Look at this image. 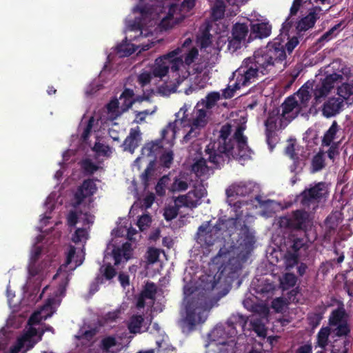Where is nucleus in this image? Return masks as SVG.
Here are the masks:
<instances>
[{
	"label": "nucleus",
	"instance_id": "56",
	"mask_svg": "<svg viewBox=\"0 0 353 353\" xmlns=\"http://www.w3.org/2000/svg\"><path fill=\"white\" fill-rule=\"evenodd\" d=\"M199 55V51L196 48H192L189 52L185 55L183 63H185L186 65H190Z\"/></svg>",
	"mask_w": 353,
	"mask_h": 353
},
{
	"label": "nucleus",
	"instance_id": "55",
	"mask_svg": "<svg viewBox=\"0 0 353 353\" xmlns=\"http://www.w3.org/2000/svg\"><path fill=\"white\" fill-rule=\"evenodd\" d=\"M179 214V208L175 206L169 207L165 209L163 216L167 221H172L175 219Z\"/></svg>",
	"mask_w": 353,
	"mask_h": 353
},
{
	"label": "nucleus",
	"instance_id": "18",
	"mask_svg": "<svg viewBox=\"0 0 353 353\" xmlns=\"http://www.w3.org/2000/svg\"><path fill=\"white\" fill-rule=\"evenodd\" d=\"M314 82L310 81L305 83L294 94L299 101V105L303 108L307 107L311 99V92L313 90Z\"/></svg>",
	"mask_w": 353,
	"mask_h": 353
},
{
	"label": "nucleus",
	"instance_id": "11",
	"mask_svg": "<svg viewBox=\"0 0 353 353\" xmlns=\"http://www.w3.org/2000/svg\"><path fill=\"white\" fill-rule=\"evenodd\" d=\"M248 32L249 29L246 23H236L234 24L231 31V36H230L228 39V49L232 52L240 49Z\"/></svg>",
	"mask_w": 353,
	"mask_h": 353
},
{
	"label": "nucleus",
	"instance_id": "57",
	"mask_svg": "<svg viewBox=\"0 0 353 353\" xmlns=\"http://www.w3.org/2000/svg\"><path fill=\"white\" fill-rule=\"evenodd\" d=\"M304 245L305 243L303 239L294 238L287 250H292V252L299 253Z\"/></svg>",
	"mask_w": 353,
	"mask_h": 353
},
{
	"label": "nucleus",
	"instance_id": "7",
	"mask_svg": "<svg viewBox=\"0 0 353 353\" xmlns=\"http://www.w3.org/2000/svg\"><path fill=\"white\" fill-rule=\"evenodd\" d=\"M282 113L280 119L281 128H285L290 122L294 119L302 111L299 101L294 95L287 97L281 104Z\"/></svg>",
	"mask_w": 353,
	"mask_h": 353
},
{
	"label": "nucleus",
	"instance_id": "28",
	"mask_svg": "<svg viewBox=\"0 0 353 353\" xmlns=\"http://www.w3.org/2000/svg\"><path fill=\"white\" fill-rule=\"evenodd\" d=\"M228 334H230V332L226 333L223 327L218 326L212 330L209 334V337L211 341L216 342L217 344L225 345L227 343Z\"/></svg>",
	"mask_w": 353,
	"mask_h": 353
},
{
	"label": "nucleus",
	"instance_id": "24",
	"mask_svg": "<svg viewBox=\"0 0 353 353\" xmlns=\"http://www.w3.org/2000/svg\"><path fill=\"white\" fill-rule=\"evenodd\" d=\"M271 31L272 26L268 23H254L251 26L250 37L254 35V38H266L270 35Z\"/></svg>",
	"mask_w": 353,
	"mask_h": 353
},
{
	"label": "nucleus",
	"instance_id": "47",
	"mask_svg": "<svg viewBox=\"0 0 353 353\" xmlns=\"http://www.w3.org/2000/svg\"><path fill=\"white\" fill-rule=\"evenodd\" d=\"M188 188V184L185 181L175 178L169 190L172 192L185 191Z\"/></svg>",
	"mask_w": 353,
	"mask_h": 353
},
{
	"label": "nucleus",
	"instance_id": "29",
	"mask_svg": "<svg viewBox=\"0 0 353 353\" xmlns=\"http://www.w3.org/2000/svg\"><path fill=\"white\" fill-rule=\"evenodd\" d=\"M145 319L141 314H133L128 323V329L131 334L141 333V328L144 325Z\"/></svg>",
	"mask_w": 353,
	"mask_h": 353
},
{
	"label": "nucleus",
	"instance_id": "41",
	"mask_svg": "<svg viewBox=\"0 0 353 353\" xmlns=\"http://www.w3.org/2000/svg\"><path fill=\"white\" fill-rule=\"evenodd\" d=\"M284 32H285L286 35L288 36V41L285 43L284 39L281 37L282 40L283 41L284 44V49L285 50V53H288L290 54L294 49L297 46V45L299 43V38L298 37H292L291 38L289 37L288 32H285L283 30ZM280 38V37H279Z\"/></svg>",
	"mask_w": 353,
	"mask_h": 353
},
{
	"label": "nucleus",
	"instance_id": "60",
	"mask_svg": "<svg viewBox=\"0 0 353 353\" xmlns=\"http://www.w3.org/2000/svg\"><path fill=\"white\" fill-rule=\"evenodd\" d=\"M244 130L245 128L242 125H239L236 128L234 135L231 137V138L234 141V144L241 141L248 140L247 137L243 134Z\"/></svg>",
	"mask_w": 353,
	"mask_h": 353
},
{
	"label": "nucleus",
	"instance_id": "37",
	"mask_svg": "<svg viewBox=\"0 0 353 353\" xmlns=\"http://www.w3.org/2000/svg\"><path fill=\"white\" fill-rule=\"evenodd\" d=\"M330 334V329L328 327H321L317 334V345L322 349L328 344L329 336Z\"/></svg>",
	"mask_w": 353,
	"mask_h": 353
},
{
	"label": "nucleus",
	"instance_id": "54",
	"mask_svg": "<svg viewBox=\"0 0 353 353\" xmlns=\"http://www.w3.org/2000/svg\"><path fill=\"white\" fill-rule=\"evenodd\" d=\"M340 216L341 214L339 213L338 212L332 213L326 218L325 221V224L328 225L330 228H334L338 225L339 221L341 220Z\"/></svg>",
	"mask_w": 353,
	"mask_h": 353
},
{
	"label": "nucleus",
	"instance_id": "4",
	"mask_svg": "<svg viewBox=\"0 0 353 353\" xmlns=\"http://www.w3.org/2000/svg\"><path fill=\"white\" fill-rule=\"evenodd\" d=\"M208 303L205 297H191L185 306V316L181 321L183 332L190 333L198 324L207 319Z\"/></svg>",
	"mask_w": 353,
	"mask_h": 353
},
{
	"label": "nucleus",
	"instance_id": "22",
	"mask_svg": "<svg viewBox=\"0 0 353 353\" xmlns=\"http://www.w3.org/2000/svg\"><path fill=\"white\" fill-rule=\"evenodd\" d=\"M119 101L121 104L120 113L127 112L137 102L133 90L125 88L121 94Z\"/></svg>",
	"mask_w": 353,
	"mask_h": 353
},
{
	"label": "nucleus",
	"instance_id": "58",
	"mask_svg": "<svg viewBox=\"0 0 353 353\" xmlns=\"http://www.w3.org/2000/svg\"><path fill=\"white\" fill-rule=\"evenodd\" d=\"M120 105L121 104L119 99L114 98L107 104V109L109 112L118 113V114H121L122 113H120Z\"/></svg>",
	"mask_w": 353,
	"mask_h": 353
},
{
	"label": "nucleus",
	"instance_id": "45",
	"mask_svg": "<svg viewBox=\"0 0 353 353\" xmlns=\"http://www.w3.org/2000/svg\"><path fill=\"white\" fill-rule=\"evenodd\" d=\"M157 294V287L154 283H147L144 290L141 292V296L148 299H154Z\"/></svg>",
	"mask_w": 353,
	"mask_h": 353
},
{
	"label": "nucleus",
	"instance_id": "46",
	"mask_svg": "<svg viewBox=\"0 0 353 353\" xmlns=\"http://www.w3.org/2000/svg\"><path fill=\"white\" fill-rule=\"evenodd\" d=\"M219 99L220 94L219 92H210L206 96L205 100L203 101V103L207 109H210L215 105L216 103L219 100Z\"/></svg>",
	"mask_w": 353,
	"mask_h": 353
},
{
	"label": "nucleus",
	"instance_id": "39",
	"mask_svg": "<svg viewBox=\"0 0 353 353\" xmlns=\"http://www.w3.org/2000/svg\"><path fill=\"white\" fill-rule=\"evenodd\" d=\"M297 282V278L293 273H285L281 281V284L283 290H288L295 286Z\"/></svg>",
	"mask_w": 353,
	"mask_h": 353
},
{
	"label": "nucleus",
	"instance_id": "61",
	"mask_svg": "<svg viewBox=\"0 0 353 353\" xmlns=\"http://www.w3.org/2000/svg\"><path fill=\"white\" fill-rule=\"evenodd\" d=\"M341 26V23H337L334 26H333L332 28H330L328 31L325 32L319 39L320 42L321 41H330L334 34V32L340 28Z\"/></svg>",
	"mask_w": 353,
	"mask_h": 353
},
{
	"label": "nucleus",
	"instance_id": "34",
	"mask_svg": "<svg viewBox=\"0 0 353 353\" xmlns=\"http://www.w3.org/2000/svg\"><path fill=\"white\" fill-rule=\"evenodd\" d=\"M339 130V125L336 121H334L329 128V129L325 132L324 136L322 139V145L324 146H330L332 143L336 134Z\"/></svg>",
	"mask_w": 353,
	"mask_h": 353
},
{
	"label": "nucleus",
	"instance_id": "14",
	"mask_svg": "<svg viewBox=\"0 0 353 353\" xmlns=\"http://www.w3.org/2000/svg\"><path fill=\"white\" fill-rule=\"evenodd\" d=\"M308 219L307 213L302 210L292 212L290 216H284L281 219V225L289 229L301 230L305 225Z\"/></svg>",
	"mask_w": 353,
	"mask_h": 353
},
{
	"label": "nucleus",
	"instance_id": "5",
	"mask_svg": "<svg viewBox=\"0 0 353 353\" xmlns=\"http://www.w3.org/2000/svg\"><path fill=\"white\" fill-rule=\"evenodd\" d=\"M179 52L180 49L177 48L157 58L152 69V76L163 78L170 70L171 72L176 73V75L179 77V70L183 65V59L178 56Z\"/></svg>",
	"mask_w": 353,
	"mask_h": 353
},
{
	"label": "nucleus",
	"instance_id": "63",
	"mask_svg": "<svg viewBox=\"0 0 353 353\" xmlns=\"http://www.w3.org/2000/svg\"><path fill=\"white\" fill-rule=\"evenodd\" d=\"M232 202V199L228 200L229 205L233 208V210L235 213L234 216H237V215L241 214V219L243 220V211L241 210V208H242L243 203L241 201H235L234 203Z\"/></svg>",
	"mask_w": 353,
	"mask_h": 353
},
{
	"label": "nucleus",
	"instance_id": "2",
	"mask_svg": "<svg viewBox=\"0 0 353 353\" xmlns=\"http://www.w3.org/2000/svg\"><path fill=\"white\" fill-rule=\"evenodd\" d=\"M283 41L276 37L270 41L263 48L254 51L253 55L250 57L261 75H265L274 68L276 63H281L286 59Z\"/></svg>",
	"mask_w": 353,
	"mask_h": 353
},
{
	"label": "nucleus",
	"instance_id": "64",
	"mask_svg": "<svg viewBox=\"0 0 353 353\" xmlns=\"http://www.w3.org/2000/svg\"><path fill=\"white\" fill-rule=\"evenodd\" d=\"M172 19L173 15L169 13L168 16L161 21L159 24L161 28L165 30L172 28V24L170 23V21H172Z\"/></svg>",
	"mask_w": 353,
	"mask_h": 353
},
{
	"label": "nucleus",
	"instance_id": "10",
	"mask_svg": "<svg viewBox=\"0 0 353 353\" xmlns=\"http://www.w3.org/2000/svg\"><path fill=\"white\" fill-rule=\"evenodd\" d=\"M326 183L319 182L310 189H305L299 196L303 206H309L311 203L319 202L327 194Z\"/></svg>",
	"mask_w": 353,
	"mask_h": 353
},
{
	"label": "nucleus",
	"instance_id": "12",
	"mask_svg": "<svg viewBox=\"0 0 353 353\" xmlns=\"http://www.w3.org/2000/svg\"><path fill=\"white\" fill-rule=\"evenodd\" d=\"M322 14L323 10L320 6H312L310 8L307 14L295 23L297 34L300 37L301 32L312 28Z\"/></svg>",
	"mask_w": 353,
	"mask_h": 353
},
{
	"label": "nucleus",
	"instance_id": "21",
	"mask_svg": "<svg viewBox=\"0 0 353 353\" xmlns=\"http://www.w3.org/2000/svg\"><path fill=\"white\" fill-rule=\"evenodd\" d=\"M236 147L234 146V149L231 152H228V158L226 161H228L230 157L232 156L234 159H243L250 157L251 150L248 145V140L241 141L236 143Z\"/></svg>",
	"mask_w": 353,
	"mask_h": 353
},
{
	"label": "nucleus",
	"instance_id": "42",
	"mask_svg": "<svg viewBox=\"0 0 353 353\" xmlns=\"http://www.w3.org/2000/svg\"><path fill=\"white\" fill-rule=\"evenodd\" d=\"M174 154L172 150L165 151L159 157L160 165L165 168H170L172 164Z\"/></svg>",
	"mask_w": 353,
	"mask_h": 353
},
{
	"label": "nucleus",
	"instance_id": "15",
	"mask_svg": "<svg viewBox=\"0 0 353 353\" xmlns=\"http://www.w3.org/2000/svg\"><path fill=\"white\" fill-rule=\"evenodd\" d=\"M343 106V100L340 98H329L323 105L322 114L330 118L339 114Z\"/></svg>",
	"mask_w": 353,
	"mask_h": 353
},
{
	"label": "nucleus",
	"instance_id": "1",
	"mask_svg": "<svg viewBox=\"0 0 353 353\" xmlns=\"http://www.w3.org/2000/svg\"><path fill=\"white\" fill-rule=\"evenodd\" d=\"M216 225L221 227V231L223 230V232L226 233L225 235L230 236L240 228L237 248L241 256H237L236 258L232 257L229 256V252L221 248L217 254L211 259L213 264H220L221 267L226 263L229 265H232L231 270L235 272L241 268L242 262L246 261L248 254L252 251L255 243L254 236L250 232L245 221L241 219V214L227 219H219Z\"/></svg>",
	"mask_w": 353,
	"mask_h": 353
},
{
	"label": "nucleus",
	"instance_id": "44",
	"mask_svg": "<svg viewBox=\"0 0 353 353\" xmlns=\"http://www.w3.org/2000/svg\"><path fill=\"white\" fill-rule=\"evenodd\" d=\"M338 94L344 99H347L353 94V84L345 83L338 88Z\"/></svg>",
	"mask_w": 353,
	"mask_h": 353
},
{
	"label": "nucleus",
	"instance_id": "38",
	"mask_svg": "<svg viewBox=\"0 0 353 353\" xmlns=\"http://www.w3.org/2000/svg\"><path fill=\"white\" fill-rule=\"evenodd\" d=\"M206 116L207 114L205 110H198L196 117L192 120V125L195 127V128L204 127L207 124Z\"/></svg>",
	"mask_w": 353,
	"mask_h": 353
},
{
	"label": "nucleus",
	"instance_id": "30",
	"mask_svg": "<svg viewBox=\"0 0 353 353\" xmlns=\"http://www.w3.org/2000/svg\"><path fill=\"white\" fill-rule=\"evenodd\" d=\"M137 50L136 46L128 42L127 39H125L122 43L118 44L116 47L117 53L121 57H129L132 54Z\"/></svg>",
	"mask_w": 353,
	"mask_h": 353
},
{
	"label": "nucleus",
	"instance_id": "13",
	"mask_svg": "<svg viewBox=\"0 0 353 353\" xmlns=\"http://www.w3.org/2000/svg\"><path fill=\"white\" fill-rule=\"evenodd\" d=\"M97 190V187L92 179H88L83 181L81 185L78 187L74 194L72 206L77 208L85 199L92 196Z\"/></svg>",
	"mask_w": 353,
	"mask_h": 353
},
{
	"label": "nucleus",
	"instance_id": "23",
	"mask_svg": "<svg viewBox=\"0 0 353 353\" xmlns=\"http://www.w3.org/2000/svg\"><path fill=\"white\" fill-rule=\"evenodd\" d=\"M250 184H247L245 182H240L230 185L226 190V194L228 198L232 197L235 195L245 196L249 194L252 188Z\"/></svg>",
	"mask_w": 353,
	"mask_h": 353
},
{
	"label": "nucleus",
	"instance_id": "20",
	"mask_svg": "<svg viewBox=\"0 0 353 353\" xmlns=\"http://www.w3.org/2000/svg\"><path fill=\"white\" fill-rule=\"evenodd\" d=\"M141 140V132L139 127L131 128L129 135L125 138L123 142L124 150L134 152V150L139 146Z\"/></svg>",
	"mask_w": 353,
	"mask_h": 353
},
{
	"label": "nucleus",
	"instance_id": "33",
	"mask_svg": "<svg viewBox=\"0 0 353 353\" xmlns=\"http://www.w3.org/2000/svg\"><path fill=\"white\" fill-rule=\"evenodd\" d=\"M210 168L207 165L206 160L204 158L199 159L192 165V172L198 177L208 174Z\"/></svg>",
	"mask_w": 353,
	"mask_h": 353
},
{
	"label": "nucleus",
	"instance_id": "48",
	"mask_svg": "<svg viewBox=\"0 0 353 353\" xmlns=\"http://www.w3.org/2000/svg\"><path fill=\"white\" fill-rule=\"evenodd\" d=\"M81 168L86 174L91 175L97 172L99 166L94 163L90 159H86L82 161Z\"/></svg>",
	"mask_w": 353,
	"mask_h": 353
},
{
	"label": "nucleus",
	"instance_id": "36",
	"mask_svg": "<svg viewBox=\"0 0 353 353\" xmlns=\"http://www.w3.org/2000/svg\"><path fill=\"white\" fill-rule=\"evenodd\" d=\"M225 11V5L222 0H216L212 8V17L217 21L223 18Z\"/></svg>",
	"mask_w": 353,
	"mask_h": 353
},
{
	"label": "nucleus",
	"instance_id": "52",
	"mask_svg": "<svg viewBox=\"0 0 353 353\" xmlns=\"http://www.w3.org/2000/svg\"><path fill=\"white\" fill-rule=\"evenodd\" d=\"M336 326V327L334 330V332L336 336L339 337L346 336L350 333V327L347 321H344Z\"/></svg>",
	"mask_w": 353,
	"mask_h": 353
},
{
	"label": "nucleus",
	"instance_id": "16",
	"mask_svg": "<svg viewBox=\"0 0 353 353\" xmlns=\"http://www.w3.org/2000/svg\"><path fill=\"white\" fill-rule=\"evenodd\" d=\"M41 254L42 248L41 246H34L31 251L28 266V274L31 276L38 275L43 270L42 265L38 263Z\"/></svg>",
	"mask_w": 353,
	"mask_h": 353
},
{
	"label": "nucleus",
	"instance_id": "43",
	"mask_svg": "<svg viewBox=\"0 0 353 353\" xmlns=\"http://www.w3.org/2000/svg\"><path fill=\"white\" fill-rule=\"evenodd\" d=\"M99 270L106 280H111L117 274L115 268L110 263L102 265Z\"/></svg>",
	"mask_w": 353,
	"mask_h": 353
},
{
	"label": "nucleus",
	"instance_id": "6",
	"mask_svg": "<svg viewBox=\"0 0 353 353\" xmlns=\"http://www.w3.org/2000/svg\"><path fill=\"white\" fill-rule=\"evenodd\" d=\"M261 74V72L252 62L250 57L245 59L241 66L235 71L236 82L234 86L236 89L250 85L254 82Z\"/></svg>",
	"mask_w": 353,
	"mask_h": 353
},
{
	"label": "nucleus",
	"instance_id": "35",
	"mask_svg": "<svg viewBox=\"0 0 353 353\" xmlns=\"http://www.w3.org/2000/svg\"><path fill=\"white\" fill-rule=\"evenodd\" d=\"M299 254L292 252V250H287L284 255V263L286 270H291L299 264Z\"/></svg>",
	"mask_w": 353,
	"mask_h": 353
},
{
	"label": "nucleus",
	"instance_id": "9",
	"mask_svg": "<svg viewBox=\"0 0 353 353\" xmlns=\"http://www.w3.org/2000/svg\"><path fill=\"white\" fill-rule=\"evenodd\" d=\"M221 231V227L219 225H214L210 227L209 222H206L200 225L196 232V241L201 246L209 247L214 245L216 239L219 238L218 232Z\"/></svg>",
	"mask_w": 353,
	"mask_h": 353
},
{
	"label": "nucleus",
	"instance_id": "26",
	"mask_svg": "<svg viewBox=\"0 0 353 353\" xmlns=\"http://www.w3.org/2000/svg\"><path fill=\"white\" fill-rule=\"evenodd\" d=\"M302 0H294L290 10V14L288 17L282 24V30L289 32L294 24V19L292 18L299 12L301 6H302Z\"/></svg>",
	"mask_w": 353,
	"mask_h": 353
},
{
	"label": "nucleus",
	"instance_id": "3",
	"mask_svg": "<svg viewBox=\"0 0 353 353\" xmlns=\"http://www.w3.org/2000/svg\"><path fill=\"white\" fill-rule=\"evenodd\" d=\"M232 125L227 123L221 127L216 141L210 142L205 149L208 161L214 168H219L228 158V152L234 149V141L230 137Z\"/></svg>",
	"mask_w": 353,
	"mask_h": 353
},
{
	"label": "nucleus",
	"instance_id": "50",
	"mask_svg": "<svg viewBox=\"0 0 353 353\" xmlns=\"http://www.w3.org/2000/svg\"><path fill=\"white\" fill-rule=\"evenodd\" d=\"M325 166L324 159L323 154L318 153L312 160V172H316L322 170Z\"/></svg>",
	"mask_w": 353,
	"mask_h": 353
},
{
	"label": "nucleus",
	"instance_id": "49",
	"mask_svg": "<svg viewBox=\"0 0 353 353\" xmlns=\"http://www.w3.org/2000/svg\"><path fill=\"white\" fill-rule=\"evenodd\" d=\"M155 165V159L151 160L144 172L141 175V179L145 185H148L150 181L152 172L154 171Z\"/></svg>",
	"mask_w": 353,
	"mask_h": 353
},
{
	"label": "nucleus",
	"instance_id": "59",
	"mask_svg": "<svg viewBox=\"0 0 353 353\" xmlns=\"http://www.w3.org/2000/svg\"><path fill=\"white\" fill-rule=\"evenodd\" d=\"M95 122V119L93 116L90 117L88 121L87 125L83 130L81 137L83 140H87L90 136L94 123Z\"/></svg>",
	"mask_w": 353,
	"mask_h": 353
},
{
	"label": "nucleus",
	"instance_id": "19",
	"mask_svg": "<svg viewBox=\"0 0 353 353\" xmlns=\"http://www.w3.org/2000/svg\"><path fill=\"white\" fill-rule=\"evenodd\" d=\"M248 322V318L242 314H232L227 321V327L232 337L237 334L236 327H239L243 331Z\"/></svg>",
	"mask_w": 353,
	"mask_h": 353
},
{
	"label": "nucleus",
	"instance_id": "27",
	"mask_svg": "<svg viewBox=\"0 0 353 353\" xmlns=\"http://www.w3.org/2000/svg\"><path fill=\"white\" fill-rule=\"evenodd\" d=\"M163 145L161 140H156L146 143L141 150V154L146 157L156 158L157 155L162 150Z\"/></svg>",
	"mask_w": 353,
	"mask_h": 353
},
{
	"label": "nucleus",
	"instance_id": "25",
	"mask_svg": "<svg viewBox=\"0 0 353 353\" xmlns=\"http://www.w3.org/2000/svg\"><path fill=\"white\" fill-rule=\"evenodd\" d=\"M279 110H274L270 112L268 114L267 119L265 121V137H268L269 139L273 132H275L277 130V122L280 119Z\"/></svg>",
	"mask_w": 353,
	"mask_h": 353
},
{
	"label": "nucleus",
	"instance_id": "17",
	"mask_svg": "<svg viewBox=\"0 0 353 353\" xmlns=\"http://www.w3.org/2000/svg\"><path fill=\"white\" fill-rule=\"evenodd\" d=\"M114 265L118 266L122 262H127L132 258V248L130 243H125L121 247H115L112 251Z\"/></svg>",
	"mask_w": 353,
	"mask_h": 353
},
{
	"label": "nucleus",
	"instance_id": "62",
	"mask_svg": "<svg viewBox=\"0 0 353 353\" xmlns=\"http://www.w3.org/2000/svg\"><path fill=\"white\" fill-rule=\"evenodd\" d=\"M102 347L104 351L108 352L110 348L117 345L116 339L113 336H108L101 341Z\"/></svg>",
	"mask_w": 353,
	"mask_h": 353
},
{
	"label": "nucleus",
	"instance_id": "51",
	"mask_svg": "<svg viewBox=\"0 0 353 353\" xmlns=\"http://www.w3.org/2000/svg\"><path fill=\"white\" fill-rule=\"evenodd\" d=\"M37 334V330L34 327H30L28 331L24 334V336L22 337V339L19 340V346L16 347L15 351L12 350V352H17L20 350V348L23 346V342L30 341V339L34 336H36Z\"/></svg>",
	"mask_w": 353,
	"mask_h": 353
},
{
	"label": "nucleus",
	"instance_id": "31",
	"mask_svg": "<svg viewBox=\"0 0 353 353\" xmlns=\"http://www.w3.org/2000/svg\"><path fill=\"white\" fill-rule=\"evenodd\" d=\"M345 316L346 312L345 309L343 307H339L331 312L329 317V324L331 326H336L344 321H347L344 319Z\"/></svg>",
	"mask_w": 353,
	"mask_h": 353
},
{
	"label": "nucleus",
	"instance_id": "40",
	"mask_svg": "<svg viewBox=\"0 0 353 353\" xmlns=\"http://www.w3.org/2000/svg\"><path fill=\"white\" fill-rule=\"evenodd\" d=\"M323 319V314L320 312H309L307 315L308 325L312 328L317 327Z\"/></svg>",
	"mask_w": 353,
	"mask_h": 353
},
{
	"label": "nucleus",
	"instance_id": "53",
	"mask_svg": "<svg viewBox=\"0 0 353 353\" xmlns=\"http://www.w3.org/2000/svg\"><path fill=\"white\" fill-rule=\"evenodd\" d=\"M160 252L155 248H149L147 251L146 259L149 264H153L159 261Z\"/></svg>",
	"mask_w": 353,
	"mask_h": 353
},
{
	"label": "nucleus",
	"instance_id": "32",
	"mask_svg": "<svg viewBox=\"0 0 353 353\" xmlns=\"http://www.w3.org/2000/svg\"><path fill=\"white\" fill-rule=\"evenodd\" d=\"M75 254H76V248L73 245H70L69 247V249H68V251L66 254V259H65V263L60 267V269L62 268V267H68V265H69L72 260L74 259V263H75V265L74 266L71 268V270H74L76 268L80 266L82 263H83V259H79V256H75Z\"/></svg>",
	"mask_w": 353,
	"mask_h": 353
},
{
	"label": "nucleus",
	"instance_id": "8",
	"mask_svg": "<svg viewBox=\"0 0 353 353\" xmlns=\"http://www.w3.org/2000/svg\"><path fill=\"white\" fill-rule=\"evenodd\" d=\"M343 79L341 74L332 73L322 81L321 83L317 84L313 88L314 100L316 104L322 101L330 92L331 90L334 87V83Z\"/></svg>",
	"mask_w": 353,
	"mask_h": 353
}]
</instances>
